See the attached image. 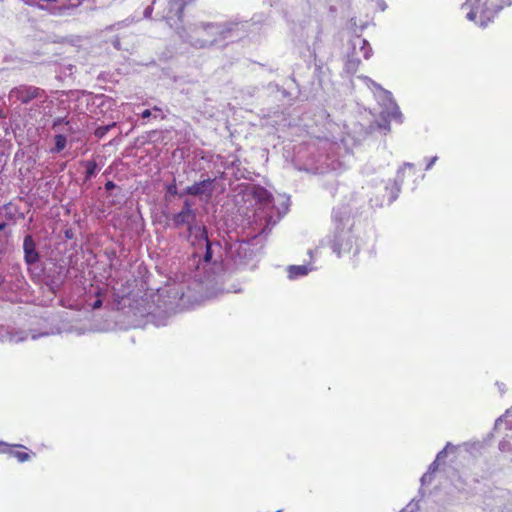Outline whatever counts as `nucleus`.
<instances>
[{
    "label": "nucleus",
    "mask_w": 512,
    "mask_h": 512,
    "mask_svg": "<svg viewBox=\"0 0 512 512\" xmlns=\"http://www.w3.org/2000/svg\"><path fill=\"white\" fill-rule=\"evenodd\" d=\"M176 227L187 226L188 241L192 247L193 264L196 269L202 265L216 264L222 259V247L219 242L208 239L206 227L196 223V210L193 204L186 200L182 210L173 216Z\"/></svg>",
    "instance_id": "1"
},
{
    "label": "nucleus",
    "mask_w": 512,
    "mask_h": 512,
    "mask_svg": "<svg viewBox=\"0 0 512 512\" xmlns=\"http://www.w3.org/2000/svg\"><path fill=\"white\" fill-rule=\"evenodd\" d=\"M334 234L331 240V248L338 257H355L361 249V243L354 234L351 210L346 207L335 208L332 212Z\"/></svg>",
    "instance_id": "2"
},
{
    "label": "nucleus",
    "mask_w": 512,
    "mask_h": 512,
    "mask_svg": "<svg viewBox=\"0 0 512 512\" xmlns=\"http://www.w3.org/2000/svg\"><path fill=\"white\" fill-rule=\"evenodd\" d=\"M245 24L240 22L211 23L199 22L189 27L186 41L192 46L204 48L220 40L240 37Z\"/></svg>",
    "instance_id": "3"
},
{
    "label": "nucleus",
    "mask_w": 512,
    "mask_h": 512,
    "mask_svg": "<svg viewBox=\"0 0 512 512\" xmlns=\"http://www.w3.org/2000/svg\"><path fill=\"white\" fill-rule=\"evenodd\" d=\"M511 3L512 0H467L462 9L467 10L466 18L469 21L485 27L504 6Z\"/></svg>",
    "instance_id": "4"
},
{
    "label": "nucleus",
    "mask_w": 512,
    "mask_h": 512,
    "mask_svg": "<svg viewBox=\"0 0 512 512\" xmlns=\"http://www.w3.org/2000/svg\"><path fill=\"white\" fill-rule=\"evenodd\" d=\"M254 197L261 205V208H259L261 212H259L258 216L264 218L268 226L275 225L288 211L289 198L286 196H280L278 205H276L275 199L271 194L266 189L259 187L254 190Z\"/></svg>",
    "instance_id": "5"
},
{
    "label": "nucleus",
    "mask_w": 512,
    "mask_h": 512,
    "mask_svg": "<svg viewBox=\"0 0 512 512\" xmlns=\"http://www.w3.org/2000/svg\"><path fill=\"white\" fill-rule=\"evenodd\" d=\"M369 89L372 90L374 96L382 107L381 114L389 119L398 122L402 121V114L390 91L384 89L381 85L373 81L367 76H360Z\"/></svg>",
    "instance_id": "6"
},
{
    "label": "nucleus",
    "mask_w": 512,
    "mask_h": 512,
    "mask_svg": "<svg viewBox=\"0 0 512 512\" xmlns=\"http://www.w3.org/2000/svg\"><path fill=\"white\" fill-rule=\"evenodd\" d=\"M0 454H7L18 462L24 463L31 460L34 453L21 444H9L0 440Z\"/></svg>",
    "instance_id": "7"
},
{
    "label": "nucleus",
    "mask_w": 512,
    "mask_h": 512,
    "mask_svg": "<svg viewBox=\"0 0 512 512\" xmlns=\"http://www.w3.org/2000/svg\"><path fill=\"white\" fill-rule=\"evenodd\" d=\"M510 417H512V406L511 409L506 411L503 417L497 419L495 429L501 430L502 426H505L506 430H512V420L509 419ZM499 449L502 452H512V434L506 435V437L500 442Z\"/></svg>",
    "instance_id": "8"
},
{
    "label": "nucleus",
    "mask_w": 512,
    "mask_h": 512,
    "mask_svg": "<svg viewBox=\"0 0 512 512\" xmlns=\"http://www.w3.org/2000/svg\"><path fill=\"white\" fill-rule=\"evenodd\" d=\"M413 167L414 165L412 163H404L397 171V179L386 185L385 190L388 194L387 204H391L398 198V195L401 190V184L403 182L404 169Z\"/></svg>",
    "instance_id": "9"
},
{
    "label": "nucleus",
    "mask_w": 512,
    "mask_h": 512,
    "mask_svg": "<svg viewBox=\"0 0 512 512\" xmlns=\"http://www.w3.org/2000/svg\"><path fill=\"white\" fill-rule=\"evenodd\" d=\"M27 333L20 329L0 325V342L17 344L27 339Z\"/></svg>",
    "instance_id": "10"
},
{
    "label": "nucleus",
    "mask_w": 512,
    "mask_h": 512,
    "mask_svg": "<svg viewBox=\"0 0 512 512\" xmlns=\"http://www.w3.org/2000/svg\"><path fill=\"white\" fill-rule=\"evenodd\" d=\"M40 94V89L33 86H20L14 88L10 95L22 103H28L37 98Z\"/></svg>",
    "instance_id": "11"
},
{
    "label": "nucleus",
    "mask_w": 512,
    "mask_h": 512,
    "mask_svg": "<svg viewBox=\"0 0 512 512\" xmlns=\"http://www.w3.org/2000/svg\"><path fill=\"white\" fill-rule=\"evenodd\" d=\"M23 250L24 259L27 265H32L39 261V253L36 250V244L31 235L25 236Z\"/></svg>",
    "instance_id": "12"
},
{
    "label": "nucleus",
    "mask_w": 512,
    "mask_h": 512,
    "mask_svg": "<svg viewBox=\"0 0 512 512\" xmlns=\"http://www.w3.org/2000/svg\"><path fill=\"white\" fill-rule=\"evenodd\" d=\"M185 193L193 196H207L210 197L212 193V180L206 179L197 182L186 188Z\"/></svg>",
    "instance_id": "13"
},
{
    "label": "nucleus",
    "mask_w": 512,
    "mask_h": 512,
    "mask_svg": "<svg viewBox=\"0 0 512 512\" xmlns=\"http://www.w3.org/2000/svg\"><path fill=\"white\" fill-rule=\"evenodd\" d=\"M351 45L353 48V55L355 56L358 54V50L359 52L362 53L364 59H369L373 54L369 42L366 39H363L359 36H356L355 38L352 39Z\"/></svg>",
    "instance_id": "14"
},
{
    "label": "nucleus",
    "mask_w": 512,
    "mask_h": 512,
    "mask_svg": "<svg viewBox=\"0 0 512 512\" xmlns=\"http://www.w3.org/2000/svg\"><path fill=\"white\" fill-rule=\"evenodd\" d=\"M186 4L187 0H171L168 4V12L166 18L168 20H172L173 18L181 20Z\"/></svg>",
    "instance_id": "15"
},
{
    "label": "nucleus",
    "mask_w": 512,
    "mask_h": 512,
    "mask_svg": "<svg viewBox=\"0 0 512 512\" xmlns=\"http://www.w3.org/2000/svg\"><path fill=\"white\" fill-rule=\"evenodd\" d=\"M314 267L311 264L307 265H290L287 268L288 278L290 280H297L307 276Z\"/></svg>",
    "instance_id": "16"
},
{
    "label": "nucleus",
    "mask_w": 512,
    "mask_h": 512,
    "mask_svg": "<svg viewBox=\"0 0 512 512\" xmlns=\"http://www.w3.org/2000/svg\"><path fill=\"white\" fill-rule=\"evenodd\" d=\"M248 249H249V245H248V243H245V242H242V243H239L237 245L231 246L230 253H231L232 257L235 254H237V256L239 257V260H235L236 264H242L243 263L241 255L243 253L244 257H246Z\"/></svg>",
    "instance_id": "17"
},
{
    "label": "nucleus",
    "mask_w": 512,
    "mask_h": 512,
    "mask_svg": "<svg viewBox=\"0 0 512 512\" xmlns=\"http://www.w3.org/2000/svg\"><path fill=\"white\" fill-rule=\"evenodd\" d=\"M66 137L62 134H58L55 136V147L53 151L60 152L62 151L66 146Z\"/></svg>",
    "instance_id": "18"
},
{
    "label": "nucleus",
    "mask_w": 512,
    "mask_h": 512,
    "mask_svg": "<svg viewBox=\"0 0 512 512\" xmlns=\"http://www.w3.org/2000/svg\"><path fill=\"white\" fill-rule=\"evenodd\" d=\"M359 64H360V60L356 57H351L348 59V61L346 62V70L350 73H354L357 71L358 67H359Z\"/></svg>",
    "instance_id": "19"
},
{
    "label": "nucleus",
    "mask_w": 512,
    "mask_h": 512,
    "mask_svg": "<svg viewBox=\"0 0 512 512\" xmlns=\"http://www.w3.org/2000/svg\"><path fill=\"white\" fill-rule=\"evenodd\" d=\"M85 168H86V178L89 179L96 174L97 164L93 160L86 161Z\"/></svg>",
    "instance_id": "20"
},
{
    "label": "nucleus",
    "mask_w": 512,
    "mask_h": 512,
    "mask_svg": "<svg viewBox=\"0 0 512 512\" xmlns=\"http://www.w3.org/2000/svg\"><path fill=\"white\" fill-rule=\"evenodd\" d=\"M418 510V504L410 502L401 512H416Z\"/></svg>",
    "instance_id": "21"
},
{
    "label": "nucleus",
    "mask_w": 512,
    "mask_h": 512,
    "mask_svg": "<svg viewBox=\"0 0 512 512\" xmlns=\"http://www.w3.org/2000/svg\"><path fill=\"white\" fill-rule=\"evenodd\" d=\"M79 4V0H68V4L59 5V9H66L69 7H75Z\"/></svg>",
    "instance_id": "22"
},
{
    "label": "nucleus",
    "mask_w": 512,
    "mask_h": 512,
    "mask_svg": "<svg viewBox=\"0 0 512 512\" xmlns=\"http://www.w3.org/2000/svg\"><path fill=\"white\" fill-rule=\"evenodd\" d=\"M450 447H451V445L448 443V444L446 445V447H445L443 450H441V451L437 454L436 461H440L441 459H443V458L446 456V454H447V450H448Z\"/></svg>",
    "instance_id": "23"
},
{
    "label": "nucleus",
    "mask_w": 512,
    "mask_h": 512,
    "mask_svg": "<svg viewBox=\"0 0 512 512\" xmlns=\"http://www.w3.org/2000/svg\"><path fill=\"white\" fill-rule=\"evenodd\" d=\"M432 481V475L430 472H426L422 478H421V482L422 484H426V483H430Z\"/></svg>",
    "instance_id": "24"
},
{
    "label": "nucleus",
    "mask_w": 512,
    "mask_h": 512,
    "mask_svg": "<svg viewBox=\"0 0 512 512\" xmlns=\"http://www.w3.org/2000/svg\"><path fill=\"white\" fill-rule=\"evenodd\" d=\"M438 469V461H436V459L430 464L429 468H428V471L427 472H430L431 475H433V473Z\"/></svg>",
    "instance_id": "25"
},
{
    "label": "nucleus",
    "mask_w": 512,
    "mask_h": 512,
    "mask_svg": "<svg viewBox=\"0 0 512 512\" xmlns=\"http://www.w3.org/2000/svg\"><path fill=\"white\" fill-rule=\"evenodd\" d=\"M438 160V157L437 156H433L431 157L428 162H427V165H426V170H430L432 168V166L435 164V162Z\"/></svg>",
    "instance_id": "26"
},
{
    "label": "nucleus",
    "mask_w": 512,
    "mask_h": 512,
    "mask_svg": "<svg viewBox=\"0 0 512 512\" xmlns=\"http://www.w3.org/2000/svg\"><path fill=\"white\" fill-rule=\"evenodd\" d=\"M321 158H322V156H319V159L317 160V162H319L321 164V167L325 165L326 168H331V169H335L336 168L333 164L326 163V160L322 161Z\"/></svg>",
    "instance_id": "27"
},
{
    "label": "nucleus",
    "mask_w": 512,
    "mask_h": 512,
    "mask_svg": "<svg viewBox=\"0 0 512 512\" xmlns=\"http://www.w3.org/2000/svg\"><path fill=\"white\" fill-rule=\"evenodd\" d=\"M101 305H102V300H101V299H97V300H95V301L93 302V304H92V308H93V309H98V308H100V307H101Z\"/></svg>",
    "instance_id": "28"
},
{
    "label": "nucleus",
    "mask_w": 512,
    "mask_h": 512,
    "mask_svg": "<svg viewBox=\"0 0 512 512\" xmlns=\"http://www.w3.org/2000/svg\"><path fill=\"white\" fill-rule=\"evenodd\" d=\"M151 116V111L149 109H146L142 112L141 117L143 119L149 118Z\"/></svg>",
    "instance_id": "29"
},
{
    "label": "nucleus",
    "mask_w": 512,
    "mask_h": 512,
    "mask_svg": "<svg viewBox=\"0 0 512 512\" xmlns=\"http://www.w3.org/2000/svg\"><path fill=\"white\" fill-rule=\"evenodd\" d=\"M498 389L501 393H504L506 390V386L504 383H497Z\"/></svg>",
    "instance_id": "30"
},
{
    "label": "nucleus",
    "mask_w": 512,
    "mask_h": 512,
    "mask_svg": "<svg viewBox=\"0 0 512 512\" xmlns=\"http://www.w3.org/2000/svg\"><path fill=\"white\" fill-rule=\"evenodd\" d=\"M151 13H152V8L151 7H147L145 9V11H144V16L145 17H150Z\"/></svg>",
    "instance_id": "31"
},
{
    "label": "nucleus",
    "mask_w": 512,
    "mask_h": 512,
    "mask_svg": "<svg viewBox=\"0 0 512 512\" xmlns=\"http://www.w3.org/2000/svg\"><path fill=\"white\" fill-rule=\"evenodd\" d=\"M112 187H114L113 182H107V183H106V188H107L108 190H109V189H111Z\"/></svg>",
    "instance_id": "32"
},
{
    "label": "nucleus",
    "mask_w": 512,
    "mask_h": 512,
    "mask_svg": "<svg viewBox=\"0 0 512 512\" xmlns=\"http://www.w3.org/2000/svg\"><path fill=\"white\" fill-rule=\"evenodd\" d=\"M168 190H169L170 193H175L176 192V187L175 186H170L168 188Z\"/></svg>",
    "instance_id": "33"
},
{
    "label": "nucleus",
    "mask_w": 512,
    "mask_h": 512,
    "mask_svg": "<svg viewBox=\"0 0 512 512\" xmlns=\"http://www.w3.org/2000/svg\"><path fill=\"white\" fill-rule=\"evenodd\" d=\"M105 131L101 130V129H98L96 131V134L99 135V136H102L104 134Z\"/></svg>",
    "instance_id": "34"
},
{
    "label": "nucleus",
    "mask_w": 512,
    "mask_h": 512,
    "mask_svg": "<svg viewBox=\"0 0 512 512\" xmlns=\"http://www.w3.org/2000/svg\"><path fill=\"white\" fill-rule=\"evenodd\" d=\"M384 204H385V203H384V201H381V202H376V203H374L373 205H374V206H380V207H381V206H383Z\"/></svg>",
    "instance_id": "35"
},
{
    "label": "nucleus",
    "mask_w": 512,
    "mask_h": 512,
    "mask_svg": "<svg viewBox=\"0 0 512 512\" xmlns=\"http://www.w3.org/2000/svg\"><path fill=\"white\" fill-rule=\"evenodd\" d=\"M6 227V223L2 222L0 223V231L4 230Z\"/></svg>",
    "instance_id": "36"
},
{
    "label": "nucleus",
    "mask_w": 512,
    "mask_h": 512,
    "mask_svg": "<svg viewBox=\"0 0 512 512\" xmlns=\"http://www.w3.org/2000/svg\"><path fill=\"white\" fill-rule=\"evenodd\" d=\"M44 335H47V333H44ZM39 336H43V334H41V335H35V334H33V335H32V339H34V340H35V339H37Z\"/></svg>",
    "instance_id": "37"
},
{
    "label": "nucleus",
    "mask_w": 512,
    "mask_h": 512,
    "mask_svg": "<svg viewBox=\"0 0 512 512\" xmlns=\"http://www.w3.org/2000/svg\"><path fill=\"white\" fill-rule=\"evenodd\" d=\"M228 292H235V293H239L241 292V289H234V290H227Z\"/></svg>",
    "instance_id": "38"
},
{
    "label": "nucleus",
    "mask_w": 512,
    "mask_h": 512,
    "mask_svg": "<svg viewBox=\"0 0 512 512\" xmlns=\"http://www.w3.org/2000/svg\"><path fill=\"white\" fill-rule=\"evenodd\" d=\"M114 46H115L116 48H119V41H118V40H116V41H115Z\"/></svg>",
    "instance_id": "39"
},
{
    "label": "nucleus",
    "mask_w": 512,
    "mask_h": 512,
    "mask_svg": "<svg viewBox=\"0 0 512 512\" xmlns=\"http://www.w3.org/2000/svg\"><path fill=\"white\" fill-rule=\"evenodd\" d=\"M320 143L322 144V146H323V147H324V146H326V145L328 144V142H327V141H321Z\"/></svg>",
    "instance_id": "40"
},
{
    "label": "nucleus",
    "mask_w": 512,
    "mask_h": 512,
    "mask_svg": "<svg viewBox=\"0 0 512 512\" xmlns=\"http://www.w3.org/2000/svg\"><path fill=\"white\" fill-rule=\"evenodd\" d=\"M341 142L346 143L347 139L346 138H341Z\"/></svg>",
    "instance_id": "41"
},
{
    "label": "nucleus",
    "mask_w": 512,
    "mask_h": 512,
    "mask_svg": "<svg viewBox=\"0 0 512 512\" xmlns=\"http://www.w3.org/2000/svg\"><path fill=\"white\" fill-rule=\"evenodd\" d=\"M276 512H282V510L280 509V510H277Z\"/></svg>",
    "instance_id": "42"
}]
</instances>
